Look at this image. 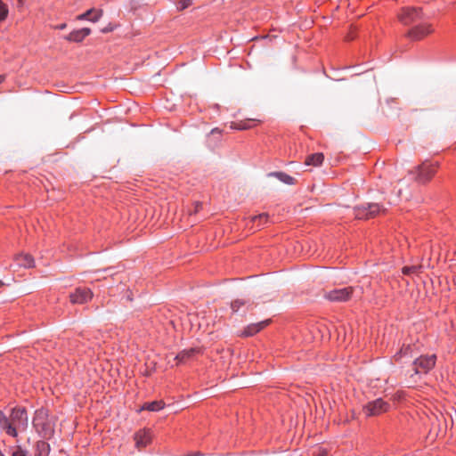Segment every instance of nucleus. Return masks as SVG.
I'll use <instances>...</instances> for the list:
<instances>
[{"label":"nucleus","instance_id":"obj_24","mask_svg":"<svg viewBox=\"0 0 456 456\" xmlns=\"http://www.w3.org/2000/svg\"><path fill=\"white\" fill-rule=\"evenodd\" d=\"M267 220H268V215L265 214V213L252 217V222L253 223L258 222L259 223L258 225L266 223Z\"/></svg>","mask_w":456,"mask_h":456},{"label":"nucleus","instance_id":"obj_26","mask_svg":"<svg viewBox=\"0 0 456 456\" xmlns=\"http://www.w3.org/2000/svg\"><path fill=\"white\" fill-rule=\"evenodd\" d=\"M192 3V0H180L177 4V9L183 11L189 7Z\"/></svg>","mask_w":456,"mask_h":456},{"label":"nucleus","instance_id":"obj_21","mask_svg":"<svg viewBox=\"0 0 456 456\" xmlns=\"http://www.w3.org/2000/svg\"><path fill=\"white\" fill-rule=\"evenodd\" d=\"M165 407V403L163 401H153L150 403H145L142 407V410H147L150 411H159V410Z\"/></svg>","mask_w":456,"mask_h":456},{"label":"nucleus","instance_id":"obj_22","mask_svg":"<svg viewBox=\"0 0 456 456\" xmlns=\"http://www.w3.org/2000/svg\"><path fill=\"white\" fill-rule=\"evenodd\" d=\"M251 126L248 124V121H240V123H232L231 128L237 130H247L249 129Z\"/></svg>","mask_w":456,"mask_h":456},{"label":"nucleus","instance_id":"obj_5","mask_svg":"<svg viewBox=\"0 0 456 456\" xmlns=\"http://www.w3.org/2000/svg\"><path fill=\"white\" fill-rule=\"evenodd\" d=\"M389 408L390 405L388 403L385 402L381 398H379L368 403L363 407V412L367 417H373L387 412L389 410Z\"/></svg>","mask_w":456,"mask_h":456},{"label":"nucleus","instance_id":"obj_8","mask_svg":"<svg viewBox=\"0 0 456 456\" xmlns=\"http://www.w3.org/2000/svg\"><path fill=\"white\" fill-rule=\"evenodd\" d=\"M423 14L421 10L415 7L403 8L401 13L399 14V20L406 25L421 20Z\"/></svg>","mask_w":456,"mask_h":456},{"label":"nucleus","instance_id":"obj_14","mask_svg":"<svg viewBox=\"0 0 456 456\" xmlns=\"http://www.w3.org/2000/svg\"><path fill=\"white\" fill-rule=\"evenodd\" d=\"M269 324V320L259 322L257 323H253L245 328V330L241 332V337H251L256 333L259 332L261 330L265 328Z\"/></svg>","mask_w":456,"mask_h":456},{"label":"nucleus","instance_id":"obj_37","mask_svg":"<svg viewBox=\"0 0 456 456\" xmlns=\"http://www.w3.org/2000/svg\"><path fill=\"white\" fill-rule=\"evenodd\" d=\"M20 3L22 2V0H19Z\"/></svg>","mask_w":456,"mask_h":456},{"label":"nucleus","instance_id":"obj_7","mask_svg":"<svg viewBox=\"0 0 456 456\" xmlns=\"http://www.w3.org/2000/svg\"><path fill=\"white\" fill-rule=\"evenodd\" d=\"M436 355L420 356L414 361L415 371L411 377L419 375L420 372L428 373L436 364Z\"/></svg>","mask_w":456,"mask_h":456},{"label":"nucleus","instance_id":"obj_1","mask_svg":"<svg viewBox=\"0 0 456 456\" xmlns=\"http://www.w3.org/2000/svg\"><path fill=\"white\" fill-rule=\"evenodd\" d=\"M28 427V417L25 408H13L9 416L0 412V428L8 436L17 437L18 434L25 432Z\"/></svg>","mask_w":456,"mask_h":456},{"label":"nucleus","instance_id":"obj_12","mask_svg":"<svg viewBox=\"0 0 456 456\" xmlns=\"http://www.w3.org/2000/svg\"><path fill=\"white\" fill-rule=\"evenodd\" d=\"M446 429V423L445 419L442 413H439V415L434 414V419H432V428H431V433H435L436 436H438L440 435H444Z\"/></svg>","mask_w":456,"mask_h":456},{"label":"nucleus","instance_id":"obj_9","mask_svg":"<svg viewBox=\"0 0 456 456\" xmlns=\"http://www.w3.org/2000/svg\"><path fill=\"white\" fill-rule=\"evenodd\" d=\"M93 296L90 289L77 288L74 292L70 293L69 300L72 304H85L90 301Z\"/></svg>","mask_w":456,"mask_h":456},{"label":"nucleus","instance_id":"obj_20","mask_svg":"<svg viewBox=\"0 0 456 456\" xmlns=\"http://www.w3.org/2000/svg\"><path fill=\"white\" fill-rule=\"evenodd\" d=\"M50 445L45 441H38L36 444L35 456H48Z\"/></svg>","mask_w":456,"mask_h":456},{"label":"nucleus","instance_id":"obj_19","mask_svg":"<svg viewBox=\"0 0 456 456\" xmlns=\"http://www.w3.org/2000/svg\"><path fill=\"white\" fill-rule=\"evenodd\" d=\"M268 175L276 177L278 180L288 185L296 183V179L284 172H273Z\"/></svg>","mask_w":456,"mask_h":456},{"label":"nucleus","instance_id":"obj_6","mask_svg":"<svg viewBox=\"0 0 456 456\" xmlns=\"http://www.w3.org/2000/svg\"><path fill=\"white\" fill-rule=\"evenodd\" d=\"M437 164H430L428 161L423 162L416 167V181L420 183H428L436 171Z\"/></svg>","mask_w":456,"mask_h":456},{"label":"nucleus","instance_id":"obj_13","mask_svg":"<svg viewBox=\"0 0 456 456\" xmlns=\"http://www.w3.org/2000/svg\"><path fill=\"white\" fill-rule=\"evenodd\" d=\"M200 354V349L198 347H191L188 349H184L180 352L175 357V360L177 361V363H186L191 360H193L198 354Z\"/></svg>","mask_w":456,"mask_h":456},{"label":"nucleus","instance_id":"obj_17","mask_svg":"<svg viewBox=\"0 0 456 456\" xmlns=\"http://www.w3.org/2000/svg\"><path fill=\"white\" fill-rule=\"evenodd\" d=\"M102 13H103V12L101 9H98V10L90 9V10L86 11V12L80 14L77 17V19L78 20H89L93 22H96L102 16Z\"/></svg>","mask_w":456,"mask_h":456},{"label":"nucleus","instance_id":"obj_2","mask_svg":"<svg viewBox=\"0 0 456 456\" xmlns=\"http://www.w3.org/2000/svg\"><path fill=\"white\" fill-rule=\"evenodd\" d=\"M33 427L44 438H50L54 434L55 417L49 414L48 410L41 408L35 412Z\"/></svg>","mask_w":456,"mask_h":456},{"label":"nucleus","instance_id":"obj_25","mask_svg":"<svg viewBox=\"0 0 456 456\" xmlns=\"http://www.w3.org/2000/svg\"><path fill=\"white\" fill-rule=\"evenodd\" d=\"M245 304H246L245 301L240 300V299H236L233 302H232L231 308H232V312L236 313Z\"/></svg>","mask_w":456,"mask_h":456},{"label":"nucleus","instance_id":"obj_31","mask_svg":"<svg viewBox=\"0 0 456 456\" xmlns=\"http://www.w3.org/2000/svg\"><path fill=\"white\" fill-rule=\"evenodd\" d=\"M210 133H211L212 134H217V133H218V134H220V133H221V130H220L219 128H214V129H212V130H211V132H210Z\"/></svg>","mask_w":456,"mask_h":456},{"label":"nucleus","instance_id":"obj_18","mask_svg":"<svg viewBox=\"0 0 456 456\" xmlns=\"http://www.w3.org/2000/svg\"><path fill=\"white\" fill-rule=\"evenodd\" d=\"M324 160V155L321 152L314 153L306 157L305 164L306 166L319 167Z\"/></svg>","mask_w":456,"mask_h":456},{"label":"nucleus","instance_id":"obj_34","mask_svg":"<svg viewBox=\"0 0 456 456\" xmlns=\"http://www.w3.org/2000/svg\"><path fill=\"white\" fill-rule=\"evenodd\" d=\"M65 27H66V24L63 23V24H61L58 28L60 29H63Z\"/></svg>","mask_w":456,"mask_h":456},{"label":"nucleus","instance_id":"obj_11","mask_svg":"<svg viewBox=\"0 0 456 456\" xmlns=\"http://www.w3.org/2000/svg\"><path fill=\"white\" fill-rule=\"evenodd\" d=\"M134 439L136 448L142 450L151 444L152 435L150 429H142L134 434Z\"/></svg>","mask_w":456,"mask_h":456},{"label":"nucleus","instance_id":"obj_28","mask_svg":"<svg viewBox=\"0 0 456 456\" xmlns=\"http://www.w3.org/2000/svg\"><path fill=\"white\" fill-rule=\"evenodd\" d=\"M12 456H26V453L20 446H17L13 450Z\"/></svg>","mask_w":456,"mask_h":456},{"label":"nucleus","instance_id":"obj_3","mask_svg":"<svg viewBox=\"0 0 456 456\" xmlns=\"http://www.w3.org/2000/svg\"><path fill=\"white\" fill-rule=\"evenodd\" d=\"M362 292V287H346L326 292L324 297L331 302H346L354 294L360 297Z\"/></svg>","mask_w":456,"mask_h":456},{"label":"nucleus","instance_id":"obj_30","mask_svg":"<svg viewBox=\"0 0 456 456\" xmlns=\"http://www.w3.org/2000/svg\"><path fill=\"white\" fill-rule=\"evenodd\" d=\"M328 451L323 448H319L317 452H314V456H327Z\"/></svg>","mask_w":456,"mask_h":456},{"label":"nucleus","instance_id":"obj_35","mask_svg":"<svg viewBox=\"0 0 456 456\" xmlns=\"http://www.w3.org/2000/svg\"><path fill=\"white\" fill-rule=\"evenodd\" d=\"M4 285V281L0 280V288Z\"/></svg>","mask_w":456,"mask_h":456},{"label":"nucleus","instance_id":"obj_29","mask_svg":"<svg viewBox=\"0 0 456 456\" xmlns=\"http://www.w3.org/2000/svg\"><path fill=\"white\" fill-rule=\"evenodd\" d=\"M410 350V346H406L405 348H402L400 352L395 355V358L398 360L403 354H407Z\"/></svg>","mask_w":456,"mask_h":456},{"label":"nucleus","instance_id":"obj_36","mask_svg":"<svg viewBox=\"0 0 456 456\" xmlns=\"http://www.w3.org/2000/svg\"><path fill=\"white\" fill-rule=\"evenodd\" d=\"M254 121L261 122L260 119H253Z\"/></svg>","mask_w":456,"mask_h":456},{"label":"nucleus","instance_id":"obj_16","mask_svg":"<svg viewBox=\"0 0 456 456\" xmlns=\"http://www.w3.org/2000/svg\"><path fill=\"white\" fill-rule=\"evenodd\" d=\"M14 260L21 267L30 268L34 266V258L29 254H18L15 256Z\"/></svg>","mask_w":456,"mask_h":456},{"label":"nucleus","instance_id":"obj_32","mask_svg":"<svg viewBox=\"0 0 456 456\" xmlns=\"http://www.w3.org/2000/svg\"><path fill=\"white\" fill-rule=\"evenodd\" d=\"M5 79V76L4 75H0V84L3 83Z\"/></svg>","mask_w":456,"mask_h":456},{"label":"nucleus","instance_id":"obj_15","mask_svg":"<svg viewBox=\"0 0 456 456\" xmlns=\"http://www.w3.org/2000/svg\"><path fill=\"white\" fill-rule=\"evenodd\" d=\"M91 29L88 28H84L81 29L74 30L70 32L67 37L66 39L69 41L73 42H81L86 37L90 35Z\"/></svg>","mask_w":456,"mask_h":456},{"label":"nucleus","instance_id":"obj_10","mask_svg":"<svg viewBox=\"0 0 456 456\" xmlns=\"http://www.w3.org/2000/svg\"><path fill=\"white\" fill-rule=\"evenodd\" d=\"M433 32L432 27L430 24L425 23L412 28L409 30L407 36L412 40H421L426 36L431 34Z\"/></svg>","mask_w":456,"mask_h":456},{"label":"nucleus","instance_id":"obj_4","mask_svg":"<svg viewBox=\"0 0 456 456\" xmlns=\"http://www.w3.org/2000/svg\"><path fill=\"white\" fill-rule=\"evenodd\" d=\"M354 211L356 218L369 219L375 217L380 213H384L386 211V208L384 207L379 206L377 203H370L368 204L367 206L355 207Z\"/></svg>","mask_w":456,"mask_h":456},{"label":"nucleus","instance_id":"obj_27","mask_svg":"<svg viewBox=\"0 0 456 456\" xmlns=\"http://www.w3.org/2000/svg\"><path fill=\"white\" fill-rule=\"evenodd\" d=\"M418 267L417 266H404L403 268V273L406 275L416 273Z\"/></svg>","mask_w":456,"mask_h":456},{"label":"nucleus","instance_id":"obj_23","mask_svg":"<svg viewBox=\"0 0 456 456\" xmlns=\"http://www.w3.org/2000/svg\"><path fill=\"white\" fill-rule=\"evenodd\" d=\"M8 12L9 11L7 5L2 0H0V22L4 21L7 18Z\"/></svg>","mask_w":456,"mask_h":456},{"label":"nucleus","instance_id":"obj_33","mask_svg":"<svg viewBox=\"0 0 456 456\" xmlns=\"http://www.w3.org/2000/svg\"><path fill=\"white\" fill-rule=\"evenodd\" d=\"M201 208V204L198 202V203L196 204V209H195V212H197V211L199 210V208Z\"/></svg>","mask_w":456,"mask_h":456}]
</instances>
